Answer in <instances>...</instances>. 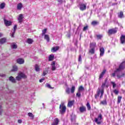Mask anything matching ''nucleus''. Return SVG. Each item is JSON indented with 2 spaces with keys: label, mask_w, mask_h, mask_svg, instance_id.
Here are the masks:
<instances>
[{
  "label": "nucleus",
  "mask_w": 125,
  "mask_h": 125,
  "mask_svg": "<svg viewBox=\"0 0 125 125\" xmlns=\"http://www.w3.org/2000/svg\"><path fill=\"white\" fill-rule=\"evenodd\" d=\"M125 68V61L123 62L120 65L119 68H117L113 73H112L113 77L117 76L118 79H121L125 77V73L122 72V71Z\"/></svg>",
  "instance_id": "nucleus-1"
},
{
  "label": "nucleus",
  "mask_w": 125,
  "mask_h": 125,
  "mask_svg": "<svg viewBox=\"0 0 125 125\" xmlns=\"http://www.w3.org/2000/svg\"><path fill=\"white\" fill-rule=\"evenodd\" d=\"M107 79H106L105 82L102 84L101 88H98L96 94L95 96V98L96 99L97 97H99V96H100V98H102L103 94H104V88L105 87Z\"/></svg>",
  "instance_id": "nucleus-2"
},
{
  "label": "nucleus",
  "mask_w": 125,
  "mask_h": 125,
  "mask_svg": "<svg viewBox=\"0 0 125 125\" xmlns=\"http://www.w3.org/2000/svg\"><path fill=\"white\" fill-rule=\"evenodd\" d=\"M22 79H27V75L25 73L20 71L19 72L18 76L16 77V81H21Z\"/></svg>",
  "instance_id": "nucleus-3"
},
{
  "label": "nucleus",
  "mask_w": 125,
  "mask_h": 125,
  "mask_svg": "<svg viewBox=\"0 0 125 125\" xmlns=\"http://www.w3.org/2000/svg\"><path fill=\"white\" fill-rule=\"evenodd\" d=\"M95 47H96V43L95 42L90 43L89 53H91V54H94L95 53Z\"/></svg>",
  "instance_id": "nucleus-4"
},
{
  "label": "nucleus",
  "mask_w": 125,
  "mask_h": 125,
  "mask_svg": "<svg viewBox=\"0 0 125 125\" xmlns=\"http://www.w3.org/2000/svg\"><path fill=\"white\" fill-rule=\"evenodd\" d=\"M60 113L62 114H64L65 112H66V106L64 104H62L60 105Z\"/></svg>",
  "instance_id": "nucleus-5"
},
{
  "label": "nucleus",
  "mask_w": 125,
  "mask_h": 125,
  "mask_svg": "<svg viewBox=\"0 0 125 125\" xmlns=\"http://www.w3.org/2000/svg\"><path fill=\"white\" fill-rule=\"evenodd\" d=\"M101 120H102V115L99 114L98 118H95V122L97 124V125H101Z\"/></svg>",
  "instance_id": "nucleus-6"
},
{
  "label": "nucleus",
  "mask_w": 125,
  "mask_h": 125,
  "mask_svg": "<svg viewBox=\"0 0 125 125\" xmlns=\"http://www.w3.org/2000/svg\"><path fill=\"white\" fill-rule=\"evenodd\" d=\"M79 8L80 10H81L82 11H83V10H85V9H86V4H84L83 3H80Z\"/></svg>",
  "instance_id": "nucleus-7"
},
{
  "label": "nucleus",
  "mask_w": 125,
  "mask_h": 125,
  "mask_svg": "<svg viewBox=\"0 0 125 125\" xmlns=\"http://www.w3.org/2000/svg\"><path fill=\"white\" fill-rule=\"evenodd\" d=\"M4 23L6 26V27H8L9 26H11L12 25V21H8L7 20H6L5 19H4Z\"/></svg>",
  "instance_id": "nucleus-8"
},
{
  "label": "nucleus",
  "mask_w": 125,
  "mask_h": 125,
  "mask_svg": "<svg viewBox=\"0 0 125 125\" xmlns=\"http://www.w3.org/2000/svg\"><path fill=\"white\" fill-rule=\"evenodd\" d=\"M117 32H118V30L115 28H113L108 30V35H113V34H116Z\"/></svg>",
  "instance_id": "nucleus-9"
},
{
  "label": "nucleus",
  "mask_w": 125,
  "mask_h": 125,
  "mask_svg": "<svg viewBox=\"0 0 125 125\" xmlns=\"http://www.w3.org/2000/svg\"><path fill=\"white\" fill-rule=\"evenodd\" d=\"M17 29V25H15L14 26V30L11 31V38H14V34H15V32H16V30Z\"/></svg>",
  "instance_id": "nucleus-10"
},
{
  "label": "nucleus",
  "mask_w": 125,
  "mask_h": 125,
  "mask_svg": "<svg viewBox=\"0 0 125 125\" xmlns=\"http://www.w3.org/2000/svg\"><path fill=\"white\" fill-rule=\"evenodd\" d=\"M23 19H24V16H23V14H20L19 17L18 18L19 23H22V22H23Z\"/></svg>",
  "instance_id": "nucleus-11"
},
{
  "label": "nucleus",
  "mask_w": 125,
  "mask_h": 125,
  "mask_svg": "<svg viewBox=\"0 0 125 125\" xmlns=\"http://www.w3.org/2000/svg\"><path fill=\"white\" fill-rule=\"evenodd\" d=\"M120 42L122 43V44H124L125 42V36L124 35H122L120 37Z\"/></svg>",
  "instance_id": "nucleus-12"
},
{
  "label": "nucleus",
  "mask_w": 125,
  "mask_h": 125,
  "mask_svg": "<svg viewBox=\"0 0 125 125\" xmlns=\"http://www.w3.org/2000/svg\"><path fill=\"white\" fill-rule=\"evenodd\" d=\"M17 63H18V64H24V63L25 62V61L23 59L19 58L17 59Z\"/></svg>",
  "instance_id": "nucleus-13"
},
{
  "label": "nucleus",
  "mask_w": 125,
  "mask_h": 125,
  "mask_svg": "<svg viewBox=\"0 0 125 125\" xmlns=\"http://www.w3.org/2000/svg\"><path fill=\"white\" fill-rule=\"evenodd\" d=\"M9 81L13 83H17L16 79H15V78L12 76H11L9 78Z\"/></svg>",
  "instance_id": "nucleus-14"
},
{
  "label": "nucleus",
  "mask_w": 125,
  "mask_h": 125,
  "mask_svg": "<svg viewBox=\"0 0 125 125\" xmlns=\"http://www.w3.org/2000/svg\"><path fill=\"white\" fill-rule=\"evenodd\" d=\"M100 56H103V55H104V53H105V50L104 49V47L100 48Z\"/></svg>",
  "instance_id": "nucleus-15"
},
{
  "label": "nucleus",
  "mask_w": 125,
  "mask_h": 125,
  "mask_svg": "<svg viewBox=\"0 0 125 125\" xmlns=\"http://www.w3.org/2000/svg\"><path fill=\"white\" fill-rule=\"evenodd\" d=\"M58 124H59V120H58V118H55L51 125H58Z\"/></svg>",
  "instance_id": "nucleus-16"
},
{
  "label": "nucleus",
  "mask_w": 125,
  "mask_h": 125,
  "mask_svg": "<svg viewBox=\"0 0 125 125\" xmlns=\"http://www.w3.org/2000/svg\"><path fill=\"white\" fill-rule=\"evenodd\" d=\"M79 111L81 113H83V112H85L86 111V108L84 106H82L79 108Z\"/></svg>",
  "instance_id": "nucleus-17"
},
{
  "label": "nucleus",
  "mask_w": 125,
  "mask_h": 125,
  "mask_svg": "<svg viewBox=\"0 0 125 125\" xmlns=\"http://www.w3.org/2000/svg\"><path fill=\"white\" fill-rule=\"evenodd\" d=\"M52 71H55L56 70V67L55 66V62H52L51 63Z\"/></svg>",
  "instance_id": "nucleus-18"
},
{
  "label": "nucleus",
  "mask_w": 125,
  "mask_h": 125,
  "mask_svg": "<svg viewBox=\"0 0 125 125\" xmlns=\"http://www.w3.org/2000/svg\"><path fill=\"white\" fill-rule=\"evenodd\" d=\"M118 18H125V16L124 15V12H120V13H118Z\"/></svg>",
  "instance_id": "nucleus-19"
},
{
  "label": "nucleus",
  "mask_w": 125,
  "mask_h": 125,
  "mask_svg": "<svg viewBox=\"0 0 125 125\" xmlns=\"http://www.w3.org/2000/svg\"><path fill=\"white\" fill-rule=\"evenodd\" d=\"M33 42H34V41H33V39L31 38H28L26 39V42L29 44H32V43H33Z\"/></svg>",
  "instance_id": "nucleus-20"
},
{
  "label": "nucleus",
  "mask_w": 125,
  "mask_h": 125,
  "mask_svg": "<svg viewBox=\"0 0 125 125\" xmlns=\"http://www.w3.org/2000/svg\"><path fill=\"white\" fill-rule=\"evenodd\" d=\"M18 71V67L17 65L13 66V68L11 70L12 72H17Z\"/></svg>",
  "instance_id": "nucleus-21"
},
{
  "label": "nucleus",
  "mask_w": 125,
  "mask_h": 125,
  "mask_svg": "<svg viewBox=\"0 0 125 125\" xmlns=\"http://www.w3.org/2000/svg\"><path fill=\"white\" fill-rule=\"evenodd\" d=\"M74 103H75V101H70L68 102L67 104L68 107H72V106L74 105Z\"/></svg>",
  "instance_id": "nucleus-22"
},
{
  "label": "nucleus",
  "mask_w": 125,
  "mask_h": 125,
  "mask_svg": "<svg viewBox=\"0 0 125 125\" xmlns=\"http://www.w3.org/2000/svg\"><path fill=\"white\" fill-rule=\"evenodd\" d=\"M22 7H23V5L21 3L18 4L17 8L18 10H21V9H22Z\"/></svg>",
  "instance_id": "nucleus-23"
},
{
  "label": "nucleus",
  "mask_w": 125,
  "mask_h": 125,
  "mask_svg": "<svg viewBox=\"0 0 125 125\" xmlns=\"http://www.w3.org/2000/svg\"><path fill=\"white\" fill-rule=\"evenodd\" d=\"M6 42V39L5 38H3L0 39V44H3Z\"/></svg>",
  "instance_id": "nucleus-24"
},
{
  "label": "nucleus",
  "mask_w": 125,
  "mask_h": 125,
  "mask_svg": "<svg viewBox=\"0 0 125 125\" xmlns=\"http://www.w3.org/2000/svg\"><path fill=\"white\" fill-rule=\"evenodd\" d=\"M105 73H106V70H104L103 71L100 75L99 79L100 80L103 78L104 75H105Z\"/></svg>",
  "instance_id": "nucleus-25"
},
{
  "label": "nucleus",
  "mask_w": 125,
  "mask_h": 125,
  "mask_svg": "<svg viewBox=\"0 0 125 125\" xmlns=\"http://www.w3.org/2000/svg\"><path fill=\"white\" fill-rule=\"evenodd\" d=\"M59 49V47L58 46L54 47L51 49L52 52H56V51H57Z\"/></svg>",
  "instance_id": "nucleus-26"
},
{
  "label": "nucleus",
  "mask_w": 125,
  "mask_h": 125,
  "mask_svg": "<svg viewBox=\"0 0 125 125\" xmlns=\"http://www.w3.org/2000/svg\"><path fill=\"white\" fill-rule=\"evenodd\" d=\"M71 121L72 122H75V121H76V115H75V114H72L71 115Z\"/></svg>",
  "instance_id": "nucleus-27"
},
{
  "label": "nucleus",
  "mask_w": 125,
  "mask_h": 125,
  "mask_svg": "<svg viewBox=\"0 0 125 125\" xmlns=\"http://www.w3.org/2000/svg\"><path fill=\"white\" fill-rule=\"evenodd\" d=\"M11 46L12 48H13L14 49H16L18 47L17 45H16V44L14 42L11 43Z\"/></svg>",
  "instance_id": "nucleus-28"
},
{
  "label": "nucleus",
  "mask_w": 125,
  "mask_h": 125,
  "mask_svg": "<svg viewBox=\"0 0 125 125\" xmlns=\"http://www.w3.org/2000/svg\"><path fill=\"white\" fill-rule=\"evenodd\" d=\"M35 69L36 72H40V71L41 70V69L40 68V66H39V65L38 64H36L35 65Z\"/></svg>",
  "instance_id": "nucleus-29"
},
{
  "label": "nucleus",
  "mask_w": 125,
  "mask_h": 125,
  "mask_svg": "<svg viewBox=\"0 0 125 125\" xmlns=\"http://www.w3.org/2000/svg\"><path fill=\"white\" fill-rule=\"evenodd\" d=\"M44 39L45 40H46L47 42H49V36H48V35L47 34H45L44 35Z\"/></svg>",
  "instance_id": "nucleus-30"
},
{
  "label": "nucleus",
  "mask_w": 125,
  "mask_h": 125,
  "mask_svg": "<svg viewBox=\"0 0 125 125\" xmlns=\"http://www.w3.org/2000/svg\"><path fill=\"white\" fill-rule=\"evenodd\" d=\"M54 59V55H50L49 57V61H52L53 59Z\"/></svg>",
  "instance_id": "nucleus-31"
},
{
  "label": "nucleus",
  "mask_w": 125,
  "mask_h": 125,
  "mask_svg": "<svg viewBox=\"0 0 125 125\" xmlns=\"http://www.w3.org/2000/svg\"><path fill=\"white\" fill-rule=\"evenodd\" d=\"M5 7V3H1L0 4V8L1 9H3Z\"/></svg>",
  "instance_id": "nucleus-32"
},
{
  "label": "nucleus",
  "mask_w": 125,
  "mask_h": 125,
  "mask_svg": "<svg viewBox=\"0 0 125 125\" xmlns=\"http://www.w3.org/2000/svg\"><path fill=\"white\" fill-rule=\"evenodd\" d=\"M83 90H84V88H83V86H80L79 88L78 91L81 92V91H83Z\"/></svg>",
  "instance_id": "nucleus-33"
},
{
  "label": "nucleus",
  "mask_w": 125,
  "mask_h": 125,
  "mask_svg": "<svg viewBox=\"0 0 125 125\" xmlns=\"http://www.w3.org/2000/svg\"><path fill=\"white\" fill-rule=\"evenodd\" d=\"M86 106L88 110H90V109H91V107L90 106V104H89L88 102L87 103Z\"/></svg>",
  "instance_id": "nucleus-34"
},
{
  "label": "nucleus",
  "mask_w": 125,
  "mask_h": 125,
  "mask_svg": "<svg viewBox=\"0 0 125 125\" xmlns=\"http://www.w3.org/2000/svg\"><path fill=\"white\" fill-rule=\"evenodd\" d=\"M92 25H93V26H95L96 25H97V24H98V22H97V21H93L91 22Z\"/></svg>",
  "instance_id": "nucleus-35"
},
{
  "label": "nucleus",
  "mask_w": 125,
  "mask_h": 125,
  "mask_svg": "<svg viewBox=\"0 0 125 125\" xmlns=\"http://www.w3.org/2000/svg\"><path fill=\"white\" fill-rule=\"evenodd\" d=\"M28 115L29 117L31 118V119H34V115H33V113L29 112L28 113Z\"/></svg>",
  "instance_id": "nucleus-36"
},
{
  "label": "nucleus",
  "mask_w": 125,
  "mask_h": 125,
  "mask_svg": "<svg viewBox=\"0 0 125 125\" xmlns=\"http://www.w3.org/2000/svg\"><path fill=\"white\" fill-rule=\"evenodd\" d=\"M46 28H45L43 30H42V36H44V35H45V33H46Z\"/></svg>",
  "instance_id": "nucleus-37"
},
{
  "label": "nucleus",
  "mask_w": 125,
  "mask_h": 125,
  "mask_svg": "<svg viewBox=\"0 0 125 125\" xmlns=\"http://www.w3.org/2000/svg\"><path fill=\"white\" fill-rule=\"evenodd\" d=\"M75 86H73L71 89V93H74V92H75Z\"/></svg>",
  "instance_id": "nucleus-38"
},
{
  "label": "nucleus",
  "mask_w": 125,
  "mask_h": 125,
  "mask_svg": "<svg viewBox=\"0 0 125 125\" xmlns=\"http://www.w3.org/2000/svg\"><path fill=\"white\" fill-rule=\"evenodd\" d=\"M101 104H102V105H106L107 102L106 101V100H104L101 102Z\"/></svg>",
  "instance_id": "nucleus-39"
},
{
  "label": "nucleus",
  "mask_w": 125,
  "mask_h": 125,
  "mask_svg": "<svg viewBox=\"0 0 125 125\" xmlns=\"http://www.w3.org/2000/svg\"><path fill=\"white\" fill-rule=\"evenodd\" d=\"M65 91L67 94H70V88H69V87L66 88Z\"/></svg>",
  "instance_id": "nucleus-40"
},
{
  "label": "nucleus",
  "mask_w": 125,
  "mask_h": 125,
  "mask_svg": "<svg viewBox=\"0 0 125 125\" xmlns=\"http://www.w3.org/2000/svg\"><path fill=\"white\" fill-rule=\"evenodd\" d=\"M81 95H82V94H81V92L78 91V92L76 94V96H77V97L80 98V97H81Z\"/></svg>",
  "instance_id": "nucleus-41"
},
{
  "label": "nucleus",
  "mask_w": 125,
  "mask_h": 125,
  "mask_svg": "<svg viewBox=\"0 0 125 125\" xmlns=\"http://www.w3.org/2000/svg\"><path fill=\"white\" fill-rule=\"evenodd\" d=\"M121 101H122V96H119L118 97V103H121Z\"/></svg>",
  "instance_id": "nucleus-42"
},
{
  "label": "nucleus",
  "mask_w": 125,
  "mask_h": 125,
  "mask_svg": "<svg viewBox=\"0 0 125 125\" xmlns=\"http://www.w3.org/2000/svg\"><path fill=\"white\" fill-rule=\"evenodd\" d=\"M97 39H98V40H100V39H101V38H102V35H97Z\"/></svg>",
  "instance_id": "nucleus-43"
},
{
  "label": "nucleus",
  "mask_w": 125,
  "mask_h": 125,
  "mask_svg": "<svg viewBox=\"0 0 125 125\" xmlns=\"http://www.w3.org/2000/svg\"><path fill=\"white\" fill-rule=\"evenodd\" d=\"M48 73L47 70H45L43 71V76H45Z\"/></svg>",
  "instance_id": "nucleus-44"
},
{
  "label": "nucleus",
  "mask_w": 125,
  "mask_h": 125,
  "mask_svg": "<svg viewBox=\"0 0 125 125\" xmlns=\"http://www.w3.org/2000/svg\"><path fill=\"white\" fill-rule=\"evenodd\" d=\"M46 87H48V88H52L51 87V86H50V84H49L48 83H46Z\"/></svg>",
  "instance_id": "nucleus-45"
},
{
  "label": "nucleus",
  "mask_w": 125,
  "mask_h": 125,
  "mask_svg": "<svg viewBox=\"0 0 125 125\" xmlns=\"http://www.w3.org/2000/svg\"><path fill=\"white\" fill-rule=\"evenodd\" d=\"M113 92H114V93H115V94H119V91H118V90H116V89L114 90L113 91Z\"/></svg>",
  "instance_id": "nucleus-46"
},
{
  "label": "nucleus",
  "mask_w": 125,
  "mask_h": 125,
  "mask_svg": "<svg viewBox=\"0 0 125 125\" xmlns=\"http://www.w3.org/2000/svg\"><path fill=\"white\" fill-rule=\"evenodd\" d=\"M88 28V26L86 25V26L83 27V31H86Z\"/></svg>",
  "instance_id": "nucleus-47"
},
{
  "label": "nucleus",
  "mask_w": 125,
  "mask_h": 125,
  "mask_svg": "<svg viewBox=\"0 0 125 125\" xmlns=\"http://www.w3.org/2000/svg\"><path fill=\"white\" fill-rule=\"evenodd\" d=\"M111 84H112L113 88H115L116 87V83H114V82H111Z\"/></svg>",
  "instance_id": "nucleus-48"
},
{
  "label": "nucleus",
  "mask_w": 125,
  "mask_h": 125,
  "mask_svg": "<svg viewBox=\"0 0 125 125\" xmlns=\"http://www.w3.org/2000/svg\"><path fill=\"white\" fill-rule=\"evenodd\" d=\"M0 77H5V74L3 73H0Z\"/></svg>",
  "instance_id": "nucleus-49"
},
{
  "label": "nucleus",
  "mask_w": 125,
  "mask_h": 125,
  "mask_svg": "<svg viewBox=\"0 0 125 125\" xmlns=\"http://www.w3.org/2000/svg\"><path fill=\"white\" fill-rule=\"evenodd\" d=\"M1 108V105H0V115H1V113H2V109Z\"/></svg>",
  "instance_id": "nucleus-50"
},
{
  "label": "nucleus",
  "mask_w": 125,
  "mask_h": 125,
  "mask_svg": "<svg viewBox=\"0 0 125 125\" xmlns=\"http://www.w3.org/2000/svg\"><path fill=\"white\" fill-rule=\"evenodd\" d=\"M79 61L80 62H81V61H82V55H79Z\"/></svg>",
  "instance_id": "nucleus-51"
},
{
  "label": "nucleus",
  "mask_w": 125,
  "mask_h": 125,
  "mask_svg": "<svg viewBox=\"0 0 125 125\" xmlns=\"http://www.w3.org/2000/svg\"><path fill=\"white\" fill-rule=\"evenodd\" d=\"M44 81V79H41L40 80L39 82L40 83H42Z\"/></svg>",
  "instance_id": "nucleus-52"
},
{
  "label": "nucleus",
  "mask_w": 125,
  "mask_h": 125,
  "mask_svg": "<svg viewBox=\"0 0 125 125\" xmlns=\"http://www.w3.org/2000/svg\"><path fill=\"white\" fill-rule=\"evenodd\" d=\"M18 122L19 123V124H21V123H22V120H18Z\"/></svg>",
  "instance_id": "nucleus-53"
},
{
  "label": "nucleus",
  "mask_w": 125,
  "mask_h": 125,
  "mask_svg": "<svg viewBox=\"0 0 125 125\" xmlns=\"http://www.w3.org/2000/svg\"><path fill=\"white\" fill-rule=\"evenodd\" d=\"M9 93H12L13 92V90H10L9 91Z\"/></svg>",
  "instance_id": "nucleus-54"
},
{
  "label": "nucleus",
  "mask_w": 125,
  "mask_h": 125,
  "mask_svg": "<svg viewBox=\"0 0 125 125\" xmlns=\"http://www.w3.org/2000/svg\"><path fill=\"white\" fill-rule=\"evenodd\" d=\"M58 1L59 2H62L63 1V0H58Z\"/></svg>",
  "instance_id": "nucleus-55"
},
{
  "label": "nucleus",
  "mask_w": 125,
  "mask_h": 125,
  "mask_svg": "<svg viewBox=\"0 0 125 125\" xmlns=\"http://www.w3.org/2000/svg\"><path fill=\"white\" fill-rule=\"evenodd\" d=\"M117 3H113V4H112V5H117Z\"/></svg>",
  "instance_id": "nucleus-56"
},
{
  "label": "nucleus",
  "mask_w": 125,
  "mask_h": 125,
  "mask_svg": "<svg viewBox=\"0 0 125 125\" xmlns=\"http://www.w3.org/2000/svg\"><path fill=\"white\" fill-rule=\"evenodd\" d=\"M0 37H2V33H0Z\"/></svg>",
  "instance_id": "nucleus-57"
},
{
  "label": "nucleus",
  "mask_w": 125,
  "mask_h": 125,
  "mask_svg": "<svg viewBox=\"0 0 125 125\" xmlns=\"http://www.w3.org/2000/svg\"><path fill=\"white\" fill-rule=\"evenodd\" d=\"M43 107L44 108V104H42Z\"/></svg>",
  "instance_id": "nucleus-58"
}]
</instances>
